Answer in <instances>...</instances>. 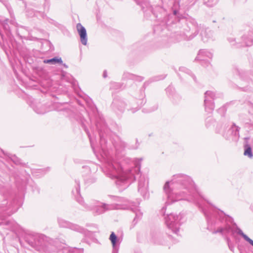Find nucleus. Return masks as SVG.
Returning a JSON list of instances; mask_svg holds the SVG:
<instances>
[{
  "label": "nucleus",
  "mask_w": 253,
  "mask_h": 253,
  "mask_svg": "<svg viewBox=\"0 0 253 253\" xmlns=\"http://www.w3.org/2000/svg\"><path fill=\"white\" fill-rule=\"evenodd\" d=\"M112 143L118 153L123 151L126 146V143L117 135L114 136L113 138Z\"/></svg>",
  "instance_id": "obj_14"
},
{
  "label": "nucleus",
  "mask_w": 253,
  "mask_h": 253,
  "mask_svg": "<svg viewBox=\"0 0 253 253\" xmlns=\"http://www.w3.org/2000/svg\"><path fill=\"white\" fill-rule=\"evenodd\" d=\"M200 35L204 42L212 41L214 39L213 32L208 28L202 27Z\"/></svg>",
  "instance_id": "obj_13"
},
{
  "label": "nucleus",
  "mask_w": 253,
  "mask_h": 253,
  "mask_svg": "<svg viewBox=\"0 0 253 253\" xmlns=\"http://www.w3.org/2000/svg\"><path fill=\"white\" fill-rule=\"evenodd\" d=\"M217 98L215 92L211 90H208L205 93L204 105L205 110L208 112H211L214 108L213 101Z\"/></svg>",
  "instance_id": "obj_9"
},
{
  "label": "nucleus",
  "mask_w": 253,
  "mask_h": 253,
  "mask_svg": "<svg viewBox=\"0 0 253 253\" xmlns=\"http://www.w3.org/2000/svg\"><path fill=\"white\" fill-rule=\"evenodd\" d=\"M26 12H27V15L30 17H32L36 15V14H37V12L34 11L33 9L28 10H27Z\"/></svg>",
  "instance_id": "obj_35"
},
{
  "label": "nucleus",
  "mask_w": 253,
  "mask_h": 253,
  "mask_svg": "<svg viewBox=\"0 0 253 253\" xmlns=\"http://www.w3.org/2000/svg\"><path fill=\"white\" fill-rule=\"evenodd\" d=\"M18 209L17 200L11 201L9 192L5 189L0 191V234L3 237L9 238V234H11L12 238L15 237L22 244L23 240L31 247L41 253H49L52 248L49 243L48 238L42 234L31 233H23L20 236L18 232V225L13 222L4 221L7 216L15 212Z\"/></svg>",
  "instance_id": "obj_1"
},
{
  "label": "nucleus",
  "mask_w": 253,
  "mask_h": 253,
  "mask_svg": "<svg viewBox=\"0 0 253 253\" xmlns=\"http://www.w3.org/2000/svg\"><path fill=\"white\" fill-rule=\"evenodd\" d=\"M165 78V76H161L160 77H157L155 78L154 81H159L160 80L164 79Z\"/></svg>",
  "instance_id": "obj_38"
},
{
  "label": "nucleus",
  "mask_w": 253,
  "mask_h": 253,
  "mask_svg": "<svg viewBox=\"0 0 253 253\" xmlns=\"http://www.w3.org/2000/svg\"><path fill=\"white\" fill-rule=\"evenodd\" d=\"M253 82L249 79H241V83H240V87L242 88L244 90L246 91L250 89L249 86L251 84H253Z\"/></svg>",
  "instance_id": "obj_20"
},
{
  "label": "nucleus",
  "mask_w": 253,
  "mask_h": 253,
  "mask_svg": "<svg viewBox=\"0 0 253 253\" xmlns=\"http://www.w3.org/2000/svg\"><path fill=\"white\" fill-rule=\"evenodd\" d=\"M226 240H227V244H228V247H229L230 250L231 251H232V252H234V245L231 243V241L229 239V238L227 237L226 238Z\"/></svg>",
  "instance_id": "obj_34"
},
{
  "label": "nucleus",
  "mask_w": 253,
  "mask_h": 253,
  "mask_svg": "<svg viewBox=\"0 0 253 253\" xmlns=\"http://www.w3.org/2000/svg\"><path fill=\"white\" fill-rule=\"evenodd\" d=\"M249 113L252 116V117L253 118V106H252L251 110L249 111Z\"/></svg>",
  "instance_id": "obj_39"
},
{
  "label": "nucleus",
  "mask_w": 253,
  "mask_h": 253,
  "mask_svg": "<svg viewBox=\"0 0 253 253\" xmlns=\"http://www.w3.org/2000/svg\"><path fill=\"white\" fill-rule=\"evenodd\" d=\"M197 0H189V4L192 5L195 4ZM219 0H204V3L207 6L212 7L216 5L218 2Z\"/></svg>",
  "instance_id": "obj_22"
},
{
  "label": "nucleus",
  "mask_w": 253,
  "mask_h": 253,
  "mask_svg": "<svg viewBox=\"0 0 253 253\" xmlns=\"http://www.w3.org/2000/svg\"><path fill=\"white\" fill-rule=\"evenodd\" d=\"M122 84L119 83L113 82L111 83L110 89L116 91L121 89Z\"/></svg>",
  "instance_id": "obj_30"
},
{
  "label": "nucleus",
  "mask_w": 253,
  "mask_h": 253,
  "mask_svg": "<svg viewBox=\"0 0 253 253\" xmlns=\"http://www.w3.org/2000/svg\"><path fill=\"white\" fill-rule=\"evenodd\" d=\"M168 21L166 22V26L170 28L171 24L179 26L181 23L184 24L181 33L182 38L185 40L190 41L193 39L199 33L202 28L201 24L199 25L196 20L191 17L183 18L175 23H173L172 16L168 15L166 18Z\"/></svg>",
  "instance_id": "obj_3"
},
{
  "label": "nucleus",
  "mask_w": 253,
  "mask_h": 253,
  "mask_svg": "<svg viewBox=\"0 0 253 253\" xmlns=\"http://www.w3.org/2000/svg\"><path fill=\"white\" fill-rule=\"evenodd\" d=\"M239 129L240 127L233 124L227 132L222 133V136L227 140L237 139L239 136Z\"/></svg>",
  "instance_id": "obj_12"
},
{
  "label": "nucleus",
  "mask_w": 253,
  "mask_h": 253,
  "mask_svg": "<svg viewBox=\"0 0 253 253\" xmlns=\"http://www.w3.org/2000/svg\"><path fill=\"white\" fill-rule=\"evenodd\" d=\"M96 128L100 137V148L105 156V166L103 168L105 174L111 179L115 180L117 185L123 190L128 186L130 183L134 181L136 175L139 173L140 170V161L142 159H136L133 162L134 167L131 169H126L123 167L122 165L125 162H117L112 157L106 154V140L104 134L108 131L107 126L103 121L97 122Z\"/></svg>",
  "instance_id": "obj_2"
},
{
  "label": "nucleus",
  "mask_w": 253,
  "mask_h": 253,
  "mask_svg": "<svg viewBox=\"0 0 253 253\" xmlns=\"http://www.w3.org/2000/svg\"><path fill=\"white\" fill-rule=\"evenodd\" d=\"M135 102V100H133L131 102H129V106L127 108L128 110H130L132 113H135L136 112L139 108L138 105L135 104L134 103Z\"/></svg>",
  "instance_id": "obj_28"
},
{
  "label": "nucleus",
  "mask_w": 253,
  "mask_h": 253,
  "mask_svg": "<svg viewBox=\"0 0 253 253\" xmlns=\"http://www.w3.org/2000/svg\"><path fill=\"white\" fill-rule=\"evenodd\" d=\"M173 15L175 16L177 14V11L175 10L173 11Z\"/></svg>",
  "instance_id": "obj_46"
},
{
  "label": "nucleus",
  "mask_w": 253,
  "mask_h": 253,
  "mask_svg": "<svg viewBox=\"0 0 253 253\" xmlns=\"http://www.w3.org/2000/svg\"><path fill=\"white\" fill-rule=\"evenodd\" d=\"M52 246V248L50 250L49 253L54 248H56L57 253H84L83 249L67 247L65 244H59L58 241H56L55 245Z\"/></svg>",
  "instance_id": "obj_8"
},
{
  "label": "nucleus",
  "mask_w": 253,
  "mask_h": 253,
  "mask_svg": "<svg viewBox=\"0 0 253 253\" xmlns=\"http://www.w3.org/2000/svg\"><path fill=\"white\" fill-rule=\"evenodd\" d=\"M38 170L40 171L41 172H42L43 173V174H44L45 172V169H39Z\"/></svg>",
  "instance_id": "obj_43"
},
{
  "label": "nucleus",
  "mask_w": 253,
  "mask_h": 253,
  "mask_svg": "<svg viewBox=\"0 0 253 253\" xmlns=\"http://www.w3.org/2000/svg\"><path fill=\"white\" fill-rule=\"evenodd\" d=\"M97 205H94L92 210L96 215L103 213L107 211L113 210H134V208L126 204H106L100 202H97Z\"/></svg>",
  "instance_id": "obj_5"
},
{
  "label": "nucleus",
  "mask_w": 253,
  "mask_h": 253,
  "mask_svg": "<svg viewBox=\"0 0 253 253\" xmlns=\"http://www.w3.org/2000/svg\"><path fill=\"white\" fill-rule=\"evenodd\" d=\"M9 20L8 19H5L2 23L3 28L4 30L5 33L7 37H10L11 35L10 27L8 25Z\"/></svg>",
  "instance_id": "obj_25"
},
{
  "label": "nucleus",
  "mask_w": 253,
  "mask_h": 253,
  "mask_svg": "<svg viewBox=\"0 0 253 253\" xmlns=\"http://www.w3.org/2000/svg\"><path fill=\"white\" fill-rule=\"evenodd\" d=\"M136 3L139 5L142 10L144 12H153V8L149 4L147 0H134Z\"/></svg>",
  "instance_id": "obj_16"
},
{
  "label": "nucleus",
  "mask_w": 253,
  "mask_h": 253,
  "mask_svg": "<svg viewBox=\"0 0 253 253\" xmlns=\"http://www.w3.org/2000/svg\"><path fill=\"white\" fill-rule=\"evenodd\" d=\"M138 191L144 198H148V180L144 175H140L138 179Z\"/></svg>",
  "instance_id": "obj_11"
},
{
  "label": "nucleus",
  "mask_w": 253,
  "mask_h": 253,
  "mask_svg": "<svg viewBox=\"0 0 253 253\" xmlns=\"http://www.w3.org/2000/svg\"><path fill=\"white\" fill-rule=\"evenodd\" d=\"M213 56V54L211 52L207 49H201L199 50V53L195 58L196 60H199L201 61L202 66L208 67L210 65L209 59H211Z\"/></svg>",
  "instance_id": "obj_10"
},
{
  "label": "nucleus",
  "mask_w": 253,
  "mask_h": 253,
  "mask_svg": "<svg viewBox=\"0 0 253 253\" xmlns=\"http://www.w3.org/2000/svg\"><path fill=\"white\" fill-rule=\"evenodd\" d=\"M114 198H115V201L118 202L117 204H126L129 206L134 208V210H131L135 213V217L134 218L132 221L133 226H134L138 222V221L140 220L142 216V213L138 209V203L130 202L122 197H115V196H114Z\"/></svg>",
  "instance_id": "obj_6"
},
{
  "label": "nucleus",
  "mask_w": 253,
  "mask_h": 253,
  "mask_svg": "<svg viewBox=\"0 0 253 253\" xmlns=\"http://www.w3.org/2000/svg\"><path fill=\"white\" fill-rule=\"evenodd\" d=\"M165 207H163L162 210H161V213L163 214H165Z\"/></svg>",
  "instance_id": "obj_40"
},
{
  "label": "nucleus",
  "mask_w": 253,
  "mask_h": 253,
  "mask_svg": "<svg viewBox=\"0 0 253 253\" xmlns=\"http://www.w3.org/2000/svg\"><path fill=\"white\" fill-rule=\"evenodd\" d=\"M78 202L79 203H81V204H83V203H82V202L80 201H79Z\"/></svg>",
  "instance_id": "obj_48"
},
{
  "label": "nucleus",
  "mask_w": 253,
  "mask_h": 253,
  "mask_svg": "<svg viewBox=\"0 0 253 253\" xmlns=\"http://www.w3.org/2000/svg\"><path fill=\"white\" fill-rule=\"evenodd\" d=\"M245 148V151L244 154L245 156H248L250 158H253V154L252 152V150L251 147V146L248 145L246 144L244 146Z\"/></svg>",
  "instance_id": "obj_27"
},
{
  "label": "nucleus",
  "mask_w": 253,
  "mask_h": 253,
  "mask_svg": "<svg viewBox=\"0 0 253 253\" xmlns=\"http://www.w3.org/2000/svg\"><path fill=\"white\" fill-rule=\"evenodd\" d=\"M103 76L104 78H106L107 77V72L106 71H104Z\"/></svg>",
  "instance_id": "obj_41"
},
{
  "label": "nucleus",
  "mask_w": 253,
  "mask_h": 253,
  "mask_svg": "<svg viewBox=\"0 0 253 253\" xmlns=\"http://www.w3.org/2000/svg\"><path fill=\"white\" fill-rule=\"evenodd\" d=\"M242 42L241 43L239 42V44H241L240 45H238V46H251L253 44V38L248 37L247 36L244 35L242 37Z\"/></svg>",
  "instance_id": "obj_21"
},
{
  "label": "nucleus",
  "mask_w": 253,
  "mask_h": 253,
  "mask_svg": "<svg viewBox=\"0 0 253 253\" xmlns=\"http://www.w3.org/2000/svg\"><path fill=\"white\" fill-rule=\"evenodd\" d=\"M183 214L180 213L178 214L171 213L165 217L167 227L177 236L180 235V226L183 223Z\"/></svg>",
  "instance_id": "obj_4"
},
{
  "label": "nucleus",
  "mask_w": 253,
  "mask_h": 253,
  "mask_svg": "<svg viewBox=\"0 0 253 253\" xmlns=\"http://www.w3.org/2000/svg\"><path fill=\"white\" fill-rule=\"evenodd\" d=\"M171 87H170V86L168 87L167 88V92H169V90L171 89Z\"/></svg>",
  "instance_id": "obj_45"
},
{
  "label": "nucleus",
  "mask_w": 253,
  "mask_h": 253,
  "mask_svg": "<svg viewBox=\"0 0 253 253\" xmlns=\"http://www.w3.org/2000/svg\"><path fill=\"white\" fill-rule=\"evenodd\" d=\"M10 23H11V24H14V21H13L11 20V21H10Z\"/></svg>",
  "instance_id": "obj_47"
},
{
  "label": "nucleus",
  "mask_w": 253,
  "mask_h": 253,
  "mask_svg": "<svg viewBox=\"0 0 253 253\" xmlns=\"http://www.w3.org/2000/svg\"><path fill=\"white\" fill-rule=\"evenodd\" d=\"M58 223L60 227L70 229L73 231L86 235L87 230L79 225L71 223L61 218H58Z\"/></svg>",
  "instance_id": "obj_7"
},
{
  "label": "nucleus",
  "mask_w": 253,
  "mask_h": 253,
  "mask_svg": "<svg viewBox=\"0 0 253 253\" xmlns=\"http://www.w3.org/2000/svg\"><path fill=\"white\" fill-rule=\"evenodd\" d=\"M179 71L183 73H185L190 77H191L194 81H196L195 76L192 73L190 70L184 67H181L179 68Z\"/></svg>",
  "instance_id": "obj_29"
},
{
  "label": "nucleus",
  "mask_w": 253,
  "mask_h": 253,
  "mask_svg": "<svg viewBox=\"0 0 253 253\" xmlns=\"http://www.w3.org/2000/svg\"><path fill=\"white\" fill-rule=\"evenodd\" d=\"M76 183L77 184V186L75 188V189L73 190L72 193L75 196H77L80 195V186L79 182L76 181Z\"/></svg>",
  "instance_id": "obj_32"
},
{
  "label": "nucleus",
  "mask_w": 253,
  "mask_h": 253,
  "mask_svg": "<svg viewBox=\"0 0 253 253\" xmlns=\"http://www.w3.org/2000/svg\"><path fill=\"white\" fill-rule=\"evenodd\" d=\"M32 108L34 111L39 114H43L52 110L51 109L47 108L45 106L42 104L41 103L33 104Z\"/></svg>",
  "instance_id": "obj_17"
},
{
  "label": "nucleus",
  "mask_w": 253,
  "mask_h": 253,
  "mask_svg": "<svg viewBox=\"0 0 253 253\" xmlns=\"http://www.w3.org/2000/svg\"><path fill=\"white\" fill-rule=\"evenodd\" d=\"M12 161L16 165L20 164V160L15 156H12L11 158Z\"/></svg>",
  "instance_id": "obj_36"
},
{
  "label": "nucleus",
  "mask_w": 253,
  "mask_h": 253,
  "mask_svg": "<svg viewBox=\"0 0 253 253\" xmlns=\"http://www.w3.org/2000/svg\"><path fill=\"white\" fill-rule=\"evenodd\" d=\"M44 63L55 65L57 63L61 64L62 60L61 58L54 57L50 59H46L43 61Z\"/></svg>",
  "instance_id": "obj_24"
},
{
  "label": "nucleus",
  "mask_w": 253,
  "mask_h": 253,
  "mask_svg": "<svg viewBox=\"0 0 253 253\" xmlns=\"http://www.w3.org/2000/svg\"><path fill=\"white\" fill-rule=\"evenodd\" d=\"M109 239L111 241L113 245V252L112 253H118L119 248L116 245L118 238L114 232L111 234Z\"/></svg>",
  "instance_id": "obj_19"
},
{
  "label": "nucleus",
  "mask_w": 253,
  "mask_h": 253,
  "mask_svg": "<svg viewBox=\"0 0 253 253\" xmlns=\"http://www.w3.org/2000/svg\"><path fill=\"white\" fill-rule=\"evenodd\" d=\"M0 35L2 39H3V35L1 33V32L0 30Z\"/></svg>",
  "instance_id": "obj_44"
},
{
  "label": "nucleus",
  "mask_w": 253,
  "mask_h": 253,
  "mask_svg": "<svg viewBox=\"0 0 253 253\" xmlns=\"http://www.w3.org/2000/svg\"><path fill=\"white\" fill-rule=\"evenodd\" d=\"M234 41H235V40H234V39H229V42H230V43H232L233 42H234Z\"/></svg>",
  "instance_id": "obj_42"
},
{
  "label": "nucleus",
  "mask_w": 253,
  "mask_h": 253,
  "mask_svg": "<svg viewBox=\"0 0 253 253\" xmlns=\"http://www.w3.org/2000/svg\"><path fill=\"white\" fill-rule=\"evenodd\" d=\"M215 124L214 120L211 117H208L206 120V126L207 128L211 127L214 126Z\"/></svg>",
  "instance_id": "obj_31"
},
{
  "label": "nucleus",
  "mask_w": 253,
  "mask_h": 253,
  "mask_svg": "<svg viewBox=\"0 0 253 253\" xmlns=\"http://www.w3.org/2000/svg\"><path fill=\"white\" fill-rule=\"evenodd\" d=\"M84 129H85V131L86 132V133H87V134L88 135V137L89 138V140H90V144H91V146L92 149H93V151L95 152L94 147L93 144V140L91 138L90 135L88 131H87L85 128Z\"/></svg>",
  "instance_id": "obj_37"
},
{
  "label": "nucleus",
  "mask_w": 253,
  "mask_h": 253,
  "mask_svg": "<svg viewBox=\"0 0 253 253\" xmlns=\"http://www.w3.org/2000/svg\"><path fill=\"white\" fill-rule=\"evenodd\" d=\"M225 128V125L219 124L216 126L215 129V132L217 133L221 134L222 135L223 133L225 132L222 131V129H224Z\"/></svg>",
  "instance_id": "obj_33"
},
{
  "label": "nucleus",
  "mask_w": 253,
  "mask_h": 253,
  "mask_svg": "<svg viewBox=\"0 0 253 253\" xmlns=\"http://www.w3.org/2000/svg\"><path fill=\"white\" fill-rule=\"evenodd\" d=\"M126 105V103L122 100H115L112 103L113 108L121 112L125 110Z\"/></svg>",
  "instance_id": "obj_18"
},
{
  "label": "nucleus",
  "mask_w": 253,
  "mask_h": 253,
  "mask_svg": "<svg viewBox=\"0 0 253 253\" xmlns=\"http://www.w3.org/2000/svg\"><path fill=\"white\" fill-rule=\"evenodd\" d=\"M123 78L124 79H129L138 81H141L143 80L141 77L137 76L129 73H125Z\"/></svg>",
  "instance_id": "obj_23"
},
{
  "label": "nucleus",
  "mask_w": 253,
  "mask_h": 253,
  "mask_svg": "<svg viewBox=\"0 0 253 253\" xmlns=\"http://www.w3.org/2000/svg\"><path fill=\"white\" fill-rule=\"evenodd\" d=\"M77 29L80 37L81 43L86 45L87 42V37L86 31L85 28L81 23L77 24Z\"/></svg>",
  "instance_id": "obj_15"
},
{
  "label": "nucleus",
  "mask_w": 253,
  "mask_h": 253,
  "mask_svg": "<svg viewBox=\"0 0 253 253\" xmlns=\"http://www.w3.org/2000/svg\"><path fill=\"white\" fill-rule=\"evenodd\" d=\"M153 240L154 243L156 244L160 245L166 244L164 237L160 234L156 235L154 237H153Z\"/></svg>",
  "instance_id": "obj_26"
}]
</instances>
